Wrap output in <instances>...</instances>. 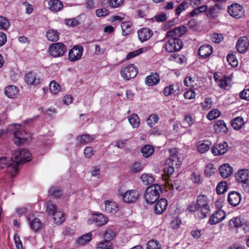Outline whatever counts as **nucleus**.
I'll return each mask as SVG.
<instances>
[{"mask_svg":"<svg viewBox=\"0 0 249 249\" xmlns=\"http://www.w3.org/2000/svg\"><path fill=\"white\" fill-rule=\"evenodd\" d=\"M186 32V28L184 26H179L169 30L166 33L164 39L165 50L169 53L179 51L183 46L182 41L179 37Z\"/></svg>","mask_w":249,"mask_h":249,"instance_id":"obj_1","label":"nucleus"},{"mask_svg":"<svg viewBox=\"0 0 249 249\" xmlns=\"http://www.w3.org/2000/svg\"><path fill=\"white\" fill-rule=\"evenodd\" d=\"M169 152L170 157L166 160L164 168V172L168 176L172 175L175 172V168H178L181 164V160L177 154V149L171 148Z\"/></svg>","mask_w":249,"mask_h":249,"instance_id":"obj_2","label":"nucleus"},{"mask_svg":"<svg viewBox=\"0 0 249 249\" xmlns=\"http://www.w3.org/2000/svg\"><path fill=\"white\" fill-rule=\"evenodd\" d=\"M8 131L13 132L14 142L18 145L23 143L29 137V134L25 131L19 124L10 125Z\"/></svg>","mask_w":249,"mask_h":249,"instance_id":"obj_3","label":"nucleus"},{"mask_svg":"<svg viewBox=\"0 0 249 249\" xmlns=\"http://www.w3.org/2000/svg\"><path fill=\"white\" fill-rule=\"evenodd\" d=\"M161 187L159 185L154 184L149 186L144 194V199L147 203H154L160 197Z\"/></svg>","mask_w":249,"mask_h":249,"instance_id":"obj_4","label":"nucleus"},{"mask_svg":"<svg viewBox=\"0 0 249 249\" xmlns=\"http://www.w3.org/2000/svg\"><path fill=\"white\" fill-rule=\"evenodd\" d=\"M12 159L17 163H24L31 160V154L28 149L18 148L13 153Z\"/></svg>","mask_w":249,"mask_h":249,"instance_id":"obj_5","label":"nucleus"},{"mask_svg":"<svg viewBox=\"0 0 249 249\" xmlns=\"http://www.w3.org/2000/svg\"><path fill=\"white\" fill-rule=\"evenodd\" d=\"M238 183H241L244 190L249 192V171L246 169L239 170L235 176Z\"/></svg>","mask_w":249,"mask_h":249,"instance_id":"obj_6","label":"nucleus"},{"mask_svg":"<svg viewBox=\"0 0 249 249\" xmlns=\"http://www.w3.org/2000/svg\"><path fill=\"white\" fill-rule=\"evenodd\" d=\"M49 52L50 55L54 57H60L66 52V47L60 42L53 43L49 46Z\"/></svg>","mask_w":249,"mask_h":249,"instance_id":"obj_7","label":"nucleus"},{"mask_svg":"<svg viewBox=\"0 0 249 249\" xmlns=\"http://www.w3.org/2000/svg\"><path fill=\"white\" fill-rule=\"evenodd\" d=\"M232 77V75L222 76L218 73H215L213 75L214 81L218 84V86L222 89H227L231 87Z\"/></svg>","mask_w":249,"mask_h":249,"instance_id":"obj_8","label":"nucleus"},{"mask_svg":"<svg viewBox=\"0 0 249 249\" xmlns=\"http://www.w3.org/2000/svg\"><path fill=\"white\" fill-rule=\"evenodd\" d=\"M228 11L229 14L234 18H240L244 15L243 7L238 3H233L228 6Z\"/></svg>","mask_w":249,"mask_h":249,"instance_id":"obj_9","label":"nucleus"},{"mask_svg":"<svg viewBox=\"0 0 249 249\" xmlns=\"http://www.w3.org/2000/svg\"><path fill=\"white\" fill-rule=\"evenodd\" d=\"M84 51L81 45H75L71 49L68 54V59L71 62L76 61L80 59Z\"/></svg>","mask_w":249,"mask_h":249,"instance_id":"obj_10","label":"nucleus"},{"mask_svg":"<svg viewBox=\"0 0 249 249\" xmlns=\"http://www.w3.org/2000/svg\"><path fill=\"white\" fill-rule=\"evenodd\" d=\"M108 221L107 216L102 213H93L87 220V223L91 225L95 223L97 226H103Z\"/></svg>","mask_w":249,"mask_h":249,"instance_id":"obj_11","label":"nucleus"},{"mask_svg":"<svg viewBox=\"0 0 249 249\" xmlns=\"http://www.w3.org/2000/svg\"><path fill=\"white\" fill-rule=\"evenodd\" d=\"M138 71L134 64H130L122 69L121 71L122 77L125 80L134 78L137 74Z\"/></svg>","mask_w":249,"mask_h":249,"instance_id":"obj_12","label":"nucleus"},{"mask_svg":"<svg viewBox=\"0 0 249 249\" xmlns=\"http://www.w3.org/2000/svg\"><path fill=\"white\" fill-rule=\"evenodd\" d=\"M122 199L124 202L127 203H131L135 202L139 197V194L135 190H130L126 191L122 196Z\"/></svg>","mask_w":249,"mask_h":249,"instance_id":"obj_13","label":"nucleus"},{"mask_svg":"<svg viewBox=\"0 0 249 249\" xmlns=\"http://www.w3.org/2000/svg\"><path fill=\"white\" fill-rule=\"evenodd\" d=\"M25 82L32 86H36L40 82V78L38 74L33 71L27 73L25 76Z\"/></svg>","mask_w":249,"mask_h":249,"instance_id":"obj_14","label":"nucleus"},{"mask_svg":"<svg viewBox=\"0 0 249 249\" xmlns=\"http://www.w3.org/2000/svg\"><path fill=\"white\" fill-rule=\"evenodd\" d=\"M226 216V213L223 211L217 210L210 216L208 223L211 225L216 224L223 220Z\"/></svg>","mask_w":249,"mask_h":249,"instance_id":"obj_15","label":"nucleus"},{"mask_svg":"<svg viewBox=\"0 0 249 249\" xmlns=\"http://www.w3.org/2000/svg\"><path fill=\"white\" fill-rule=\"evenodd\" d=\"M228 145L226 142L215 144L212 149V152L214 156H219L225 154L228 150Z\"/></svg>","mask_w":249,"mask_h":249,"instance_id":"obj_16","label":"nucleus"},{"mask_svg":"<svg viewBox=\"0 0 249 249\" xmlns=\"http://www.w3.org/2000/svg\"><path fill=\"white\" fill-rule=\"evenodd\" d=\"M241 200V195L235 191H231L229 193L228 202L229 204L232 206H237Z\"/></svg>","mask_w":249,"mask_h":249,"instance_id":"obj_17","label":"nucleus"},{"mask_svg":"<svg viewBox=\"0 0 249 249\" xmlns=\"http://www.w3.org/2000/svg\"><path fill=\"white\" fill-rule=\"evenodd\" d=\"M249 44L248 38L245 36L240 37L236 42V49L240 53H245L248 49V44Z\"/></svg>","mask_w":249,"mask_h":249,"instance_id":"obj_18","label":"nucleus"},{"mask_svg":"<svg viewBox=\"0 0 249 249\" xmlns=\"http://www.w3.org/2000/svg\"><path fill=\"white\" fill-rule=\"evenodd\" d=\"M167 200L165 198L160 199L154 205V211L156 214H161L167 208Z\"/></svg>","mask_w":249,"mask_h":249,"instance_id":"obj_19","label":"nucleus"},{"mask_svg":"<svg viewBox=\"0 0 249 249\" xmlns=\"http://www.w3.org/2000/svg\"><path fill=\"white\" fill-rule=\"evenodd\" d=\"M138 35L141 41L144 42L152 36V32L149 28H143L138 30Z\"/></svg>","mask_w":249,"mask_h":249,"instance_id":"obj_20","label":"nucleus"},{"mask_svg":"<svg viewBox=\"0 0 249 249\" xmlns=\"http://www.w3.org/2000/svg\"><path fill=\"white\" fill-rule=\"evenodd\" d=\"M219 173L223 178H227L230 176L233 171L232 167L229 163H225L220 166Z\"/></svg>","mask_w":249,"mask_h":249,"instance_id":"obj_21","label":"nucleus"},{"mask_svg":"<svg viewBox=\"0 0 249 249\" xmlns=\"http://www.w3.org/2000/svg\"><path fill=\"white\" fill-rule=\"evenodd\" d=\"M181 181L179 179L172 180L168 179L165 182V185L169 190H179L181 189Z\"/></svg>","mask_w":249,"mask_h":249,"instance_id":"obj_22","label":"nucleus"},{"mask_svg":"<svg viewBox=\"0 0 249 249\" xmlns=\"http://www.w3.org/2000/svg\"><path fill=\"white\" fill-rule=\"evenodd\" d=\"M213 52V47L208 44L201 46L198 50L199 55L202 58H206L210 56Z\"/></svg>","mask_w":249,"mask_h":249,"instance_id":"obj_23","label":"nucleus"},{"mask_svg":"<svg viewBox=\"0 0 249 249\" xmlns=\"http://www.w3.org/2000/svg\"><path fill=\"white\" fill-rule=\"evenodd\" d=\"M160 81L159 75L157 73L151 74L145 78V83L148 86H154L157 85Z\"/></svg>","mask_w":249,"mask_h":249,"instance_id":"obj_24","label":"nucleus"},{"mask_svg":"<svg viewBox=\"0 0 249 249\" xmlns=\"http://www.w3.org/2000/svg\"><path fill=\"white\" fill-rule=\"evenodd\" d=\"M118 211V207L115 202L107 200L105 202V211L107 213H115Z\"/></svg>","mask_w":249,"mask_h":249,"instance_id":"obj_25","label":"nucleus"},{"mask_svg":"<svg viewBox=\"0 0 249 249\" xmlns=\"http://www.w3.org/2000/svg\"><path fill=\"white\" fill-rule=\"evenodd\" d=\"M18 164H19V163L16 162L14 160L11 159V162L6 167V171L10 176L14 177L17 175L18 171Z\"/></svg>","mask_w":249,"mask_h":249,"instance_id":"obj_26","label":"nucleus"},{"mask_svg":"<svg viewBox=\"0 0 249 249\" xmlns=\"http://www.w3.org/2000/svg\"><path fill=\"white\" fill-rule=\"evenodd\" d=\"M5 95L10 98H16L18 93V88L13 85L7 86L5 89Z\"/></svg>","mask_w":249,"mask_h":249,"instance_id":"obj_27","label":"nucleus"},{"mask_svg":"<svg viewBox=\"0 0 249 249\" xmlns=\"http://www.w3.org/2000/svg\"><path fill=\"white\" fill-rule=\"evenodd\" d=\"M28 220L29 223L30 227L33 231H37L41 229L42 224L38 218L29 217L28 218Z\"/></svg>","mask_w":249,"mask_h":249,"instance_id":"obj_28","label":"nucleus"},{"mask_svg":"<svg viewBox=\"0 0 249 249\" xmlns=\"http://www.w3.org/2000/svg\"><path fill=\"white\" fill-rule=\"evenodd\" d=\"M49 9L55 12L60 11L63 7L62 3L58 0H48Z\"/></svg>","mask_w":249,"mask_h":249,"instance_id":"obj_29","label":"nucleus"},{"mask_svg":"<svg viewBox=\"0 0 249 249\" xmlns=\"http://www.w3.org/2000/svg\"><path fill=\"white\" fill-rule=\"evenodd\" d=\"M214 129L217 133L222 132L226 133L228 131V128L224 121L218 120L214 124Z\"/></svg>","mask_w":249,"mask_h":249,"instance_id":"obj_30","label":"nucleus"},{"mask_svg":"<svg viewBox=\"0 0 249 249\" xmlns=\"http://www.w3.org/2000/svg\"><path fill=\"white\" fill-rule=\"evenodd\" d=\"M128 120L133 128H137L140 124V120L137 114L133 113L128 116Z\"/></svg>","mask_w":249,"mask_h":249,"instance_id":"obj_31","label":"nucleus"},{"mask_svg":"<svg viewBox=\"0 0 249 249\" xmlns=\"http://www.w3.org/2000/svg\"><path fill=\"white\" fill-rule=\"evenodd\" d=\"M54 222L57 225L61 224L66 219L65 214L59 210L53 215Z\"/></svg>","mask_w":249,"mask_h":249,"instance_id":"obj_32","label":"nucleus"},{"mask_svg":"<svg viewBox=\"0 0 249 249\" xmlns=\"http://www.w3.org/2000/svg\"><path fill=\"white\" fill-rule=\"evenodd\" d=\"M244 124V119L240 116L235 117L231 122V125L235 130H239L241 128Z\"/></svg>","mask_w":249,"mask_h":249,"instance_id":"obj_33","label":"nucleus"},{"mask_svg":"<svg viewBox=\"0 0 249 249\" xmlns=\"http://www.w3.org/2000/svg\"><path fill=\"white\" fill-rule=\"evenodd\" d=\"M59 35V32L54 29H49L46 33V37L47 39L53 42L58 40Z\"/></svg>","mask_w":249,"mask_h":249,"instance_id":"obj_34","label":"nucleus"},{"mask_svg":"<svg viewBox=\"0 0 249 249\" xmlns=\"http://www.w3.org/2000/svg\"><path fill=\"white\" fill-rule=\"evenodd\" d=\"M208 203L209 199L206 196L199 195L196 199V208L209 206Z\"/></svg>","mask_w":249,"mask_h":249,"instance_id":"obj_35","label":"nucleus"},{"mask_svg":"<svg viewBox=\"0 0 249 249\" xmlns=\"http://www.w3.org/2000/svg\"><path fill=\"white\" fill-rule=\"evenodd\" d=\"M140 179L143 185H148L152 184L154 180V177L151 174L143 173L140 177Z\"/></svg>","mask_w":249,"mask_h":249,"instance_id":"obj_36","label":"nucleus"},{"mask_svg":"<svg viewBox=\"0 0 249 249\" xmlns=\"http://www.w3.org/2000/svg\"><path fill=\"white\" fill-rule=\"evenodd\" d=\"M211 144V142L208 141L199 142L197 146L198 151L201 153L207 152L210 149Z\"/></svg>","mask_w":249,"mask_h":249,"instance_id":"obj_37","label":"nucleus"},{"mask_svg":"<svg viewBox=\"0 0 249 249\" xmlns=\"http://www.w3.org/2000/svg\"><path fill=\"white\" fill-rule=\"evenodd\" d=\"M141 151L142 153L143 157L148 158L154 153V149L150 145H145L141 148Z\"/></svg>","mask_w":249,"mask_h":249,"instance_id":"obj_38","label":"nucleus"},{"mask_svg":"<svg viewBox=\"0 0 249 249\" xmlns=\"http://www.w3.org/2000/svg\"><path fill=\"white\" fill-rule=\"evenodd\" d=\"M198 215L200 219L206 218L210 213V207H203L197 208Z\"/></svg>","mask_w":249,"mask_h":249,"instance_id":"obj_39","label":"nucleus"},{"mask_svg":"<svg viewBox=\"0 0 249 249\" xmlns=\"http://www.w3.org/2000/svg\"><path fill=\"white\" fill-rule=\"evenodd\" d=\"M93 139L92 136L88 134H84L77 137V140L78 142L81 144H86L90 142Z\"/></svg>","mask_w":249,"mask_h":249,"instance_id":"obj_40","label":"nucleus"},{"mask_svg":"<svg viewBox=\"0 0 249 249\" xmlns=\"http://www.w3.org/2000/svg\"><path fill=\"white\" fill-rule=\"evenodd\" d=\"M169 60L181 65L186 61V58L183 55L174 54L170 56Z\"/></svg>","mask_w":249,"mask_h":249,"instance_id":"obj_41","label":"nucleus"},{"mask_svg":"<svg viewBox=\"0 0 249 249\" xmlns=\"http://www.w3.org/2000/svg\"><path fill=\"white\" fill-rule=\"evenodd\" d=\"M92 238L91 232L82 235L77 240V243L80 245H83L89 242Z\"/></svg>","mask_w":249,"mask_h":249,"instance_id":"obj_42","label":"nucleus"},{"mask_svg":"<svg viewBox=\"0 0 249 249\" xmlns=\"http://www.w3.org/2000/svg\"><path fill=\"white\" fill-rule=\"evenodd\" d=\"M213 104L212 98L210 97H207L201 103V106L203 110H208L212 107Z\"/></svg>","mask_w":249,"mask_h":249,"instance_id":"obj_43","label":"nucleus"},{"mask_svg":"<svg viewBox=\"0 0 249 249\" xmlns=\"http://www.w3.org/2000/svg\"><path fill=\"white\" fill-rule=\"evenodd\" d=\"M49 89L51 92L53 94H57L61 89L59 83L54 80L50 82Z\"/></svg>","mask_w":249,"mask_h":249,"instance_id":"obj_44","label":"nucleus"},{"mask_svg":"<svg viewBox=\"0 0 249 249\" xmlns=\"http://www.w3.org/2000/svg\"><path fill=\"white\" fill-rule=\"evenodd\" d=\"M121 27L123 35L127 36L132 30V24L128 21L123 22L121 24Z\"/></svg>","mask_w":249,"mask_h":249,"instance_id":"obj_45","label":"nucleus"},{"mask_svg":"<svg viewBox=\"0 0 249 249\" xmlns=\"http://www.w3.org/2000/svg\"><path fill=\"white\" fill-rule=\"evenodd\" d=\"M60 209L52 201H48L47 203L46 210L48 213L53 215L54 213L57 212Z\"/></svg>","mask_w":249,"mask_h":249,"instance_id":"obj_46","label":"nucleus"},{"mask_svg":"<svg viewBox=\"0 0 249 249\" xmlns=\"http://www.w3.org/2000/svg\"><path fill=\"white\" fill-rule=\"evenodd\" d=\"M159 120V117L157 114H151L146 119V123L150 127H152L158 123Z\"/></svg>","mask_w":249,"mask_h":249,"instance_id":"obj_47","label":"nucleus"},{"mask_svg":"<svg viewBox=\"0 0 249 249\" xmlns=\"http://www.w3.org/2000/svg\"><path fill=\"white\" fill-rule=\"evenodd\" d=\"M228 184L226 181L219 183L216 187V192L218 194H223L227 190Z\"/></svg>","mask_w":249,"mask_h":249,"instance_id":"obj_48","label":"nucleus"},{"mask_svg":"<svg viewBox=\"0 0 249 249\" xmlns=\"http://www.w3.org/2000/svg\"><path fill=\"white\" fill-rule=\"evenodd\" d=\"M184 84L186 86L193 88L196 84V78L195 76H187L184 80Z\"/></svg>","mask_w":249,"mask_h":249,"instance_id":"obj_49","label":"nucleus"},{"mask_svg":"<svg viewBox=\"0 0 249 249\" xmlns=\"http://www.w3.org/2000/svg\"><path fill=\"white\" fill-rule=\"evenodd\" d=\"M97 249H113V247L110 242L104 241L98 244Z\"/></svg>","mask_w":249,"mask_h":249,"instance_id":"obj_50","label":"nucleus"},{"mask_svg":"<svg viewBox=\"0 0 249 249\" xmlns=\"http://www.w3.org/2000/svg\"><path fill=\"white\" fill-rule=\"evenodd\" d=\"M221 9V5L219 3L214 4L213 7L207 9V15L208 17H213L214 13Z\"/></svg>","mask_w":249,"mask_h":249,"instance_id":"obj_51","label":"nucleus"},{"mask_svg":"<svg viewBox=\"0 0 249 249\" xmlns=\"http://www.w3.org/2000/svg\"><path fill=\"white\" fill-rule=\"evenodd\" d=\"M227 60L229 64L232 67H236L238 66V62L235 55L229 54L227 56Z\"/></svg>","mask_w":249,"mask_h":249,"instance_id":"obj_52","label":"nucleus"},{"mask_svg":"<svg viewBox=\"0 0 249 249\" xmlns=\"http://www.w3.org/2000/svg\"><path fill=\"white\" fill-rule=\"evenodd\" d=\"M146 249H160V245L158 241L151 240L148 242Z\"/></svg>","mask_w":249,"mask_h":249,"instance_id":"obj_53","label":"nucleus"},{"mask_svg":"<svg viewBox=\"0 0 249 249\" xmlns=\"http://www.w3.org/2000/svg\"><path fill=\"white\" fill-rule=\"evenodd\" d=\"M242 225L240 217H236L232 218L229 222V226L231 228H236Z\"/></svg>","mask_w":249,"mask_h":249,"instance_id":"obj_54","label":"nucleus"},{"mask_svg":"<svg viewBox=\"0 0 249 249\" xmlns=\"http://www.w3.org/2000/svg\"><path fill=\"white\" fill-rule=\"evenodd\" d=\"M220 115V112L217 109L210 111L207 115V118L209 120H213Z\"/></svg>","mask_w":249,"mask_h":249,"instance_id":"obj_55","label":"nucleus"},{"mask_svg":"<svg viewBox=\"0 0 249 249\" xmlns=\"http://www.w3.org/2000/svg\"><path fill=\"white\" fill-rule=\"evenodd\" d=\"M188 7V2L186 1H183L181 2L175 10L176 14L179 16L182 12L184 11Z\"/></svg>","mask_w":249,"mask_h":249,"instance_id":"obj_56","label":"nucleus"},{"mask_svg":"<svg viewBox=\"0 0 249 249\" xmlns=\"http://www.w3.org/2000/svg\"><path fill=\"white\" fill-rule=\"evenodd\" d=\"M9 21L5 17L0 16V29L7 30L10 27Z\"/></svg>","mask_w":249,"mask_h":249,"instance_id":"obj_57","label":"nucleus"},{"mask_svg":"<svg viewBox=\"0 0 249 249\" xmlns=\"http://www.w3.org/2000/svg\"><path fill=\"white\" fill-rule=\"evenodd\" d=\"M49 193L54 197H59L62 195L61 190L54 187H52L49 189Z\"/></svg>","mask_w":249,"mask_h":249,"instance_id":"obj_58","label":"nucleus"},{"mask_svg":"<svg viewBox=\"0 0 249 249\" xmlns=\"http://www.w3.org/2000/svg\"><path fill=\"white\" fill-rule=\"evenodd\" d=\"M215 170L213 164H208L206 167L205 175L206 177H210L214 174Z\"/></svg>","mask_w":249,"mask_h":249,"instance_id":"obj_59","label":"nucleus"},{"mask_svg":"<svg viewBox=\"0 0 249 249\" xmlns=\"http://www.w3.org/2000/svg\"><path fill=\"white\" fill-rule=\"evenodd\" d=\"M147 50L146 48H142L139 49L137 50H136L135 51H133L131 52H130L128 53V54L126 56V59H128L130 58H131L132 57H135L140 54L142 53L143 52H145Z\"/></svg>","mask_w":249,"mask_h":249,"instance_id":"obj_60","label":"nucleus"},{"mask_svg":"<svg viewBox=\"0 0 249 249\" xmlns=\"http://www.w3.org/2000/svg\"><path fill=\"white\" fill-rule=\"evenodd\" d=\"M103 236L105 241H108L110 242V241L115 236V233L111 230H107L103 233Z\"/></svg>","mask_w":249,"mask_h":249,"instance_id":"obj_61","label":"nucleus"},{"mask_svg":"<svg viewBox=\"0 0 249 249\" xmlns=\"http://www.w3.org/2000/svg\"><path fill=\"white\" fill-rule=\"evenodd\" d=\"M124 0H108V4L110 7L116 8L122 5Z\"/></svg>","mask_w":249,"mask_h":249,"instance_id":"obj_62","label":"nucleus"},{"mask_svg":"<svg viewBox=\"0 0 249 249\" xmlns=\"http://www.w3.org/2000/svg\"><path fill=\"white\" fill-rule=\"evenodd\" d=\"M66 25L74 27L78 25L80 23L78 19L77 18L66 19L65 21Z\"/></svg>","mask_w":249,"mask_h":249,"instance_id":"obj_63","label":"nucleus"},{"mask_svg":"<svg viewBox=\"0 0 249 249\" xmlns=\"http://www.w3.org/2000/svg\"><path fill=\"white\" fill-rule=\"evenodd\" d=\"M175 90L174 89V86L171 85L164 88L163 91L164 95L168 96L169 95L175 94Z\"/></svg>","mask_w":249,"mask_h":249,"instance_id":"obj_64","label":"nucleus"}]
</instances>
